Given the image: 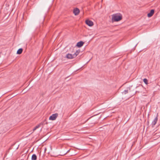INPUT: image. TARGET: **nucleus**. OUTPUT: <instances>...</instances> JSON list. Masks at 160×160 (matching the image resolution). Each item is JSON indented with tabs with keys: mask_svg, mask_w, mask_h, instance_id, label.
Wrapping results in <instances>:
<instances>
[{
	"mask_svg": "<svg viewBox=\"0 0 160 160\" xmlns=\"http://www.w3.org/2000/svg\"><path fill=\"white\" fill-rule=\"evenodd\" d=\"M122 18V15L120 13L113 14L112 17V20L113 22H118Z\"/></svg>",
	"mask_w": 160,
	"mask_h": 160,
	"instance_id": "1",
	"label": "nucleus"
},
{
	"mask_svg": "<svg viewBox=\"0 0 160 160\" xmlns=\"http://www.w3.org/2000/svg\"><path fill=\"white\" fill-rule=\"evenodd\" d=\"M58 116V114L57 113H55L53 114L51 116H50L49 118V119L50 120H54L56 119V118Z\"/></svg>",
	"mask_w": 160,
	"mask_h": 160,
	"instance_id": "2",
	"label": "nucleus"
},
{
	"mask_svg": "<svg viewBox=\"0 0 160 160\" xmlns=\"http://www.w3.org/2000/svg\"><path fill=\"white\" fill-rule=\"evenodd\" d=\"M86 23L89 26H92L93 24V22L89 20H86Z\"/></svg>",
	"mask_w": 160,
	"mask_h": 160,
	"instance_id": "3",
	"label": "nucleus"
},
{
	"mask_svg": "<svg viewBox=\"0 0 160 160\" xmlns=\"http://www.w3.org/2000/svg\"><path fill=\"white\" fill-rule=\"evenodd\" d=\"M80 12L78 8L74 9L73 12L75 15H78Z\"/></svg>",
	"mask_w": 160,
	"mask_h": 160,
	"instance_id": "4",
	"label": "nucleus"
},
{
	"mask_svg": "<svg viewBox=\"0 0 160 160\" xmlns=\"http://www.w3.org/2000/svg\"><path fill=\"white\" fill-rule=\"evenodd\" d=\"M66 57L68 59H72L74 58L73 54L69 53L66 55Z\"/></svg>",
	"mask_w": 160,
	"mask_h": 160,
	"instance_id": "5",
	"label": "nucleus"
},
{
	"mask_svg": "<svg viewBox=\"0 0 160 160\" xmlns=\"http://www.w3.org/2000/svg\"><path fill=\"white\" fill-rule=\"evenodd\" d=\"M154 12V10L153 9H152L150 11V12L149 13H148V17H150L152 16Z\"/></svg>",
	"mask_w": 160,
	"mask_h": 160,
	"instance_id": "6",
	"label": "nucleus"
},
{
	"mask_svg": "<svg viewBox=\"0 0 160 160\" xmlns=\"http://www.w3.org/2000/svg\"><path fill=\"white\" fill-rule=\"evenodd\" d=\"M84 42L82 41H80L78 42L77 44V46L78 47H81L83 46Z\"/></svg>",
	"mask_w": 160,
	"mask_h": 160,
	"instance_id": "7",
	"label": "nucleus"
},
{
	"mask_svg": "<svg viewBox=\"0 0 160 160\" xmlns=\"http://www.w3.org/2000/svg\"><path fill=\"white\" fill-rule=\"evenodd\" d=\"M158 121V116H157L152 122V124L153 125H155L156 123Z\"/></svg>",
	"mask_w": 160,
	"mask_h": 160,
	"instance_id": "8",
	"label": "nucleus"
},
{
	"mask_svg": "<svg viewBox=\"0 0 160 160\" xmlns=\"http://www.w3.org/2000/svg\"><path fill=\"white\" fill-rule=\"evenodd\" d=\"M22 48H19L18 49V50L17 51V54H21L22 52Z\"/></svg>",
	"mask_w": 160,
	"mask_h": 160,
	"instance_id": "9",
	"label": "nucleus"
},
{
	"mask_svg": "<svg viewBox=\"0 0 160 160\" xmlns=\"http://www.w3.org/2000/svg\"><path fill=\"white\" fill-rule=\"evenodd\" d=\"M37 159V157L36 154H33L32 156V160H36Z\"/></svg>",
	"mask_w": 160,
	"mask_h": 160,
	"instance_id": "10",
	"label": "nucleus"
},
{
	"mask_svg": "<svg viewBox=\"0 0 160 160\" xmlns=\"http://www.w3.org/2000/svg\"><path fill=\"white\" fill-rule=\"evenodd\" d=\"M79 52L80 51L79 50H77L76 52L73 54L74 57H76L79 54Z\"/></svg>",
	"mask_w": 160,
	"mask_h": 160,
	"instance_id": "11",
	"label": "nucleus"
},
{
	"mask_svg": "<svg viewBox=\"0 0 160 160\" xmlns=\"http://www.w3.org/2000/svg\"><path fill=\"white\" fill-rule=\"evenodd\" d=\"M40 126V125H38L36 126L33 129V131H35L36 129L38 128Z\"/></svg>",
	"mask_w": 160,
	"mask_h": 160,
	"instance_id": "12",
	"label": "nucleus"
},
{
	"mask_svg": "<svg viewBox=\"0 0 160 160\" xmlns=\"http://www.w3.org/2000/svg\"><path fill=\"white\" fill-rule=\"evenodd\" d=\"M143 81L146 84H148V80L146 78H144Z\"/></svg>",
	"mask_w": 160,
	"mask_h": 160,
	"instance_id": "13",
	"label": "nucleus"
},
{
	"mask_svg": "<svg viewBox=\"0 0 160 160\" xmlns=\"http://www.w3.org/2000/svg\"><path fill=\"white\" fill-rule=\"evenodd\" d=\"M128 92V90H125L123 91V92H122L123 94H125L127 93Z\"/></svg>",
	"mask_w": 160,
	"mask_h": 160,
	"instance_id": "14",
	"label": "nucleus"
},
{
	"mask_svg": "<svg viewBox=\"0 0 160 160\" xmlns=\"http://www.w3.org/2000/svg\"><path fill=\"white\" fill-rule=\"evenodd\" d=\"M47 150V148H45V149H44V151L45 152H46V151Z\"/></svg>",
	"mask_w": 160,
	"mask_h": 160,
	"instance_id": "15",
	"label": "nucleus"
},
{
	"mask_svg": "<svg viewBox=\"0 0 160 160\" xmlns=\"http://www.w3.org/2000/svg\"><path fill=\"white\" fill-rule=\"evenodd\" d=\"M128 89H129V90L130 91V88L129 87V88H128Z\"/></svg>",
	"mask_w": 160,
	"mask_h": 160,
	"instance_id": "16",
	"label": "nucleus"
}]
</instances>
